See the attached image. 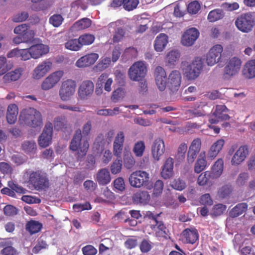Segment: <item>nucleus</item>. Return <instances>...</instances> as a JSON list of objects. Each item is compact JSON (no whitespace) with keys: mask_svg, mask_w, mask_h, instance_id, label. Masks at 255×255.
Masks as SVG:
<instances>
[{"mask_svg":"<svg viewBox=\"0 0 255 255\" xmlns=\"http://www.w3.org/2000/svg\"><path fill=\"white\" fill-rule=\"evenodd\" d=\"M23 177L30 189L45 191L50 186L48 174L42 169L28 170L24 172Z\"/></svg>","mask_w":255,"mask_h":255,"instance_id":"f257e3e1","label":"nucleus"},{"mask_svg":"<svg viewBox=\"0 0 255 255\" xmlns=\"http://www.w3.org/2000/svg\"><path fill=\"white\" fill-rule=\"evenodd\" d=\"M90 129L91 128H83L82 132L81 129H78L71 141L70 149L74 151H77L79 157H83L87 154L89 148L87 136L89 134Z\"/></svg>","mask_w":255,"mask_h":255,"instance_id":"f03ea898","label":"nucleus"},{"mask_svg":"<svg viewBox=\"0 0 255 255\" xmlns=\"http://www.w3.org/2000/svg\"><path fill=\"white\" fill-rule=\"evenodd\" d=\"M18 122L20 126L23 127H39L42 125L41 115L33 108H26L20 112Z\"/></svg>","mask_w":255,"mask_h":255,"instance_id":"7ed1b4c3","label":"nucleus"},{"mask_svg":"<svg viewBox=\"0 0 255 255\" xmlns=\"http://www.w3.org/2000/svg\"><path fill=\"white\" fill-rule=\"evenodd\" d=\"M184 76L189 81L197 79L203 69V61L201 58L196 57L189 64L185 61L182 62Z\"/></svg>","mask_w":255,"mask_h":255,"instance_id":"20e7f679","label":"nucleus"},{"mask_svg":"<svg viewBox=\"0 0 255 255\" xmlns=\"http://www.w3.org/2000/svg\"><path fill=\"white\" fill-rule=\"evenodd\" d=\"M235 24L237 28L244 33H249L253 30L255 26V18L252 12L242 13L236 18Z\"/></svg>","mask_w":255,"mask_h":255,"instance_id":"39448f33","label":"nucleus"},{"mask_svg":"<svg viewBox=\"0 0 255 255\" xmlns=\"http://www.w3.org/2000/svg\"><path fill=\"white\" fill-rule=\"evenodd\" d=\"M147 73V68L144 63L138 61L133 64L128 71V75L133 81L141 80L145 78Z\"/></svg>","mask_w":255,"mask_h":255,"instance_id":"423d86ee","label":"nucleus"},{"mask_svg":"<svg viewBox=\"0 0 255 255\" xmlns=\"http://www.w3.org/2000/svg\"><path fill=\"white\" fill-rule=\"evenodd\" d=\"M241 64L242 61L239 58L234 57L231 58L224 69V78L229 79L236 75L241 69Z\"/></svg>","mask_w":255,"mask_h":255,"instance_id":"0eeeda50","label":"nucleus"},{"mask_svg":"<svg viewBox=\"0 0 255 255\" xmlns=\"http://www.w3.org/2000/svg\"><path fill=\"white\" fill-rule=\"evenodd\" d=\"M149 179V174L147 172L139 170L134 171L130 175L129 182L132 187L139 188L146 185Z\"/></svg>","mask_w":255,"mask_h":255,"instance_id":"6e6552de","label":"nucleus"},{"mask_svg":"<svg viewBox=\"0 0 255 255\" xmlns=\"http://www.w3.org/2000/svg\"><path fill=\"white\" fill-rule=\"evenodd\" d=\"M76 87V83L72 80L63 82L59 91L61 99L63 101L70 100L75 93Z\"/></svg>","mask_w":255,"mask_h":255,"instance_id":"1a4fd4ad","label":"nucleus"},{"mask_svg":"<svg viewBox=\"0 0 255 255\" xmlns=\"http://www.w3.org/2000/svg\"><path fill=\"white\" fill-rule=\"evenodd\" d=\"M223 47L217 44L210 49L206 55V62L208 65L213 66L219 62L221 59Z\"/></svg>","mask_w":255,"mask_h":255,"instance_id":"9d476101","label":"nucleus"},{"mask_svg":"<svg viewBox=\"0 0 255 255\" xmlns=\"http://www.w3.org/2000/svg\"><path fill=\"white\" fill-rule=\"evenodd\" d=\"M199 36V31L194 27L186 30L182 36L181 42L182 45L186 46H190L193 45Z\"/></svg>","mask_w":255,"mask_h":255,"instance_id":"9b49d317","label":"nucleus"},{"mask_svg":"<svg viewBox=\"0 0 255 255\" xmlns=\"http://www.w3.org/2000/svg\"><path fill=\"white\" fill-rule=\"evenodd\" d=\"M165 151L164 140L160 137L154 139L151 146V153L154 160L159 161Z\"/></svg>","mask_w":255,"mask_h":255,"instance_id":"f8f14e48","label":"nucleus"},{"mask_svg":"<svg viewBox=\"0 0 255 255\" xmlns=\"http://www.w3.org/2000/svg\"><path fill=\"white\" fill-rule=\"evenodd\" d=\"M167 86L170 91L173 94L179 89L181 81V76L179 71L173 70L169 74L168 79Z\"/></svg>","mask_w":255,"mask_h":255,"instance_id":"ddd939ff","label":"nucleus"},{"mask_svg":"<svg viewBox=\"0 0 255 255\" xmlns=\"http://www.w3.org/2000/svg\"><path fill=\"white\" fill-rule=\"evenodd\" d=\"M62 75V71H58L53 72L43 81L41 88L44 90L51 89L59 81Z\"/></svg>","mask_w":255,"mask_h":255,"instance_id":"4468645a","label":"nucleus"},{"mask_svg":"<svg viewBox=\"0 0 255 255\" xmlns=\"http://www.w3.org/2000/svg\"><path fill=\"white\" fill-rule=\"evenodd\" d=\"M154 77L156 85L158 89L163 91L166 85V74L164 69L161 66H157L154 70Z\"/></svg>","mask_w":255,"mask_h":255,"instance_id":"2eb2a0df","label":"nucleus"},{"mask_svg":"<svg viewBox=\"0 0 255 255\" xmlns=\"http://www.w3.org/2000/svg\"><path fill=\"white\" fill-rule=\"evenodd\" d=\"M249 154V149L247 145L241 146L233 154L231 160L232 165H238L245 161Z\"/></svg>","mask_w":255,"mask_h":255,"instance_id":"dca6fc26","label":"nucleus"},{"mask_svg":"<svg viewBox=\"0 0 255 255\" xmlns=\"http://www.w3.org/2000/svg\"><path fill=\"white\" fill-rule=\"evenodd\" d=\"M182 240L186 244H193L198 240L199 235L197 230L194 228H187L182 231L181 234Z\"/></svg>","mask_w":255,"mask_h":255,"instance_id":"f3484780","label":"nucleus"},{"mask_svg":"<svg viewBox=\"0 0 255 255\" xmlns=\"http://www.w3.org/2000/svg\"><path fill=\"white\" fill-rule=\"evenodd\" d=\"M94 88V85L93 82L90 80L83 81L79 88V96L81 99H86L93 94Z\"/></svg>","mask_w":255,"mask_h":255,"instance_id":"a211bd4d","label":"nucleus"},{"mask_svg":"<svg viewBox=\"0 0 255 255\" xmlns=\"http://www.w3.org/2000/svg\"><path fill=\"white\" fill-rule=\"evenodd\" d=\"M99 55L97 53L87 54L79 58L76 62V65L79 68L90 66L95 63Z\"/></svg>","mask_w":255,"mask_h":255,"instance_id":"6ab92c4d","label":"nucleus"},{"mask_svg":"<svg viewBox=\"0 0 255 255\" xmlns=\"http://www.w3.org/2000/svg\"><path fill=\"white\" fill-rule=\"evenodd\" d=\"M150 197L148 192L139 190L135 192L132 196V201L137 205H145L150 201Z\"/></svg>","mask_w":255,"mask_h":255,"instance_id":"aec40b11","label":"nucleus"},{"mask_svg":"<svg viewBox=\"0 0 255 255\" xmlns=\"http://www.w3.org/2000/svg\"><path fill=\"white\" fill-rule=\"evenodd\" d=\"M52 63L49 61H44L39 65L34 70L33 77L39 79L43 77L50 69Z\"/></svg>","mask_w":255,"mask_h":255,"instance_id":"412c9836","label":"nucleus"},{"mask_svg":"<svg viewBox=\"0 0 255 255\" xmlns=\"http://www.w3.org/2000/svg\"><path fill=\"white\" fill-rule=\"evenodd\" d=\"M95 180L100 185H106L111 182L110 171L106 168L100 169L95 176Z\"/></svg>","mask_w":255,"mask_h":255,"instance_id":"4be33fe9","label":"nucleus"},{"mask_svg":"<svg viewBox=\"0 0 255 255\" xmlns=\"http://www.w3.org/2000/svg\"><path fill=\"white\" fill-rule=\"evenodd\" d=\"M223 171L224 160L222 158H219L212 165L211 170L209 171V173L211 174L212 179H216L221 176Z\"/></svg>","mask_w":255,"mask_h":255,"instance_id":"5701e85b","label":"nucleus"},{"mask_svg":"<svg viewBox=\"0 0 255 255\" xmlns=\"http://www.w3.org/2000/svg\"><path fill=\"white\" fill-rule=\"evenodd\" d=\"M52 136V128L44 129L38 139V144L40 147H46L51 142Z\"/></svg>","mask_w":255,"mask_h":255,"instance_id":"b1692460","label":"nucleus"},{"mask_svg":"<svg viewBox=\"0 0 255 255\" xmlns=\"http://www.w3.org/2000/svg\"><path fill=\"white\" fill-rule=\"evenodd\" d=\"M124 141V133L123 132H120L116 136L114 142V154L117 157L121 158Z\"/></svg>","mask_w":255,"mask_h":255,"instance_id":"393cba45","label":"nucleus"},{"mask_svg":"<svg viewBox=\"0 0 255 255\" xmlns=\"http://www.w3.org/2000/svg\"><path fill=\"white\" fill-rule=\"evenodd\" d=\"M32 58L37 59L46 54L49 51L48 46L43 44H37L32 45L30 47Z\"/></svg>","mask_w":255,"mask_h":255,"instance_id":"a878e982","label":"nucleus"},{"mask_svg":"<svg viewBox=\"0 0 255 255\" xmlns=\"http://www.w3.org/2000/svg\"><path fill=\"white\" fill-rule=\"evenodd\" d=\"M225 141L223 139H219L213 143L208 152V158L211 160L216 157L220 151L223 149Z\"/></svg>","mask_w":255,"mask_h":255,"instance_id":"bb28decb","label":"nucleus"},{"mask_svg":"<svg viewBox=\"0 0 255 255\" xmlns=\"http://www.w3.org/2000/svg\"><path fill=\"white\" fill-rule=\"evenodd\" d=\"M168 36L164 33L159 34L154 41L155 50L157 52L162 51L168 42Z\"/></svg>","mask_w":255,"mask_h":255,"instance_id":"cd10ccee","label":"nucleus"},{"mask_svg":"<svg viewBox=\"0 0 255 255\" xmlns=\"http://www.w3.org/2000/svg\"><path fill=\"white\" fill-rule=\"evenodd\" d=\"M248 205L247 203L242 202L237 204L236 206L231 209L229 213V216L235 218L246 213L248 210Z\"/></svg>","mask_w":255,"mask_h":255,"instance_id":"c85d7f7f","label":"nucleus"},{"mask_svg":"<svg viewBox=\"0 0 255 255\" xmlns=\"http://www.w3.org/2000/svg\"><path fill=\"white\" fill-rule=\"evenodd\" d=\"M242 73L247 79L255 77V60L248 61L244 66Z\"/></svg>","mask_w":255,"mask_h":255,"instance_id":"c756f323","label":"nucleus"},{"mask_svg":"<svg viewBox=\"0 0 255 255\" xmlns=\"http://www.w3.org/2000/svg\"><path fill=\"white\" fill-rule=\"evenodd\" d=\"M42 228V224L38 221L31 220L28 222L26 225V230L31 235L39 232Z\"/></svg>","mask_w":255,"mask_h":255,"instance_id":"7c9ffc66","label":"nucleus"},{"mask_svg":"<svg viewBox=\"0 0 255 255\" xmlns=\"http://www.w3.org/2000/svg\"><path fill=\"white\" fill-rule=\"evenodd\" d=\"M22 69L21 68L15 69L14 71L7 73L3 77L5 82H10L17 80L21 76Z\"/></svg>","mask_w":255,"mask_h":255,"instance_id":"2f4dec72","label":"nucleus"},{"mask_svg":"<svg viewBox=\"0 0 255 255\" xmlns=\"http://www.w3.org/2000/svg\"><path fill=\"white\" fill-rule=\"evenodd\" d=\"M124 166L127 169H131L135 164V160L129 150H125L123 155Z\"/></svg>","mask_w":255,"mask_h":255,"instance_id":"473e14b6","label":"nucleus"},{"mask_svg":"<svg viewBox=\"0 0 255 255\" xmlns=\"http://www.w3.org/2000/svg\"><path fill=\"white\" fill-rule=\"evenodd\" d=\"M0 247L3 249L0 251L1 255H16V250L11 246H9V243L6 242H1L0 243Z\"/></svg>","mask_w":255,"mask_h":255,"instance_id":"72a5a7b5","label":"nucleus"},{"mask_svg":"<svg viewBox=\"0 0 255 255\" xmlns=\"http://www.w3.org/2000/svg\"><path fill=\"white\" fill-rule=\"evenodd\" d=\"M224 12L222 9H216L211 11L208 15V19L210 22H215L223 18Z\"/></svg>","mask_w":255,"mask_h":255,"instance_id":"f704fd0d","label":"nucleus"},{"mask_svg":"<svg viewBox=\"0 0 255 255\" xmlns=\"http://www.w3.org/2000/svg\"><path fill=\"white\" fill-rule=\"evenodd\" d=\"M180 54L177 50H172L169 52L166 57V62L170 65H175L179 60Z\"/></svg>","mask_w":255,"mask_h":255,"instance_id":"c9c22d12","label":"nucleus"},{"mask_svg":"<svg viewBox=\"0 0 255 255\" xmlns=\"http://www.w3.org/2000/svg\"><path fill=\"white\" fill-rule=\"evenodd\" d=\"M206 165H207V162L206 160L205 156L204 155L202 157L200 156L198 157L195 165H194V171L196 173H200L204 170Z\"/></svg>","mask_w":255,"mask_h":255,"instance_id":"e433bc0d","label":"nucleus"},{"mask_svg":"<svg viewBox=\"0 0 255 255\" xmlns=\"http://www.w3.org/2000/svg\"><path fill=\"white\" fill-rule=\"evenodd\" d=\"M22 148L27 154L34 153L36 150V144L33 140H26L22 143Z\"/></svg>","mask_w":255,"mask_h":255,"instance_id":"4c0bfd02","label":"nucleus"},{"mask_svg":"<svg viewBox=\"0 0 255 255\" xmlns=\"http://www.w3.org/2000/svg\"><path fill=\"white\" fill-rule=\"evenodd\" d=\"M145 149V146L144 142L142 141H140L134 144L133 151L135 156L140 157L142 156Z\"/></svg>","mask_w":255,"mask_h":255,"instance_id":"58836bf2","label":"nucleus"},{"mask_svg":"<svg viewBox=\"0 0 255 255\" xmlns=\"http://www.w3.org/2000/svg\"><path fill=\"white\" fill-rule=\"evenodd\" d=\"M78 39L82 46L84 45L91 44L95 40V36L90 34H84L81 35Z\"/></svg>","mask_w":255,"mask_h":255,"instance_id":"ea45409f","label":"nucleus"},{"mask_svg":"<svg viewBox=\"0 0 255 255\" xmlns=\"http://www.w3.org/2000/svg\"><path fill=\"white\" fill-rule=\"evenodd\" d=\"M91 25V20L88 18H82L74 24V27L78 29L87 28Z\"/></svg>","mask_w":255,"mask_h":255,"instance_id":"a19ab883","label":"nucleus"},{"mask_svg":"<svg viewBox=\"0 0 255 255\" xmlns=\"http://www.w3.org/2000/svg\"><path fill=\"white\" fill-rule=\"evenodd\" d=\"M122 168V160L121 157H119L114 161V162L111 165V172L113 174H117L121 172Z\"/></svg>","mask_w":255,"mask_h":255,"instance_id":"79ce46f5","label":"nucleus"},{"mask_svg":"<svg viewBox=\"0 0 255 255\" xmlns=\"http://www.w3.org/2000/svg\"><path fill=\"white\" fill-rule=\"evenodd\" d=\"M209 179H212V177L209 171H205L198 176L197 184L200 186H204L208 183Z\"/></svg>","mask_w":255,"mask_h":255,"instance_id":"37998d69","label":"nucleus"},{"mask_svg":"<svg viewBox=\"0 0 255 255\" xmlns=\"http://www.w3.org/2000/svg\"><path fill=\"white\" fill-rule=\"evenodd\" d=\"M232 191V186L230 185H224L219 189L218 195L222 199L228 197Z\"/></svg>","mask_w":255,"mask_h":255,"instance_id":"c03bdc74","label":"nucleus"},{"mask_svg":"<svg viewBox=\"0 0 255 255\" xmlns=\"http://www.w3.org/2000/svg\"><path fill=\"white\" fill-rule=\"evenodd\" d=\"M65 47L67 49L71 50L77 51L81 47V45L80 44L79 39H71L67 42L65 43Z\"/></svg>","mask_w":255,"mask_h":255,"instance_id":"a18cd8bd","label":"nucleus"},{"mask_svg":"<svg viewBox=\"0 0 255 255\" xmlns=\"http://www.w3.org/2000/svg\"><path fill=\"white\" fill-rule=\"evenodd\" d=\"M172 187L173 189L178 191H182L185 189L186 184L184 180L181 179L180 178L174 179L172 183Z\"/></svg>","mask_w":255,"mask_h":255,"instance_id":"49530a36","label":"nucleus"},{"mask_svg":"<svg viewBox=\"0 0 255 255\" xmlns=\"http://www.w3.org/2000/svg\"><path fill=\"white\" fill-rule=\"evenodd\" d=\"M188 146L186 143H182L178 146L177 152L176 155V158L178 160H182L185 158V153L186 152Z\"/></svg>","mask_w":255,"mask_h":255,"instance_id":"de8ad7c7","label":"nucleus"},{"mask_svg":"<svg viewBox=\"0 0 255 255\" xmlns=\"http://www.w3.org/2000/svg\"><path fill=\"white\" fill-rule=\"evenodd\" d=\"M125 34V31L122 28L118 27L116 28L113 36V42L118 43L121 41L123 39Z\"/></svg>","mask_w":255,"mask_h":255,"instance_id":"09e8293b","label":"nucleus"},{"mask_svg":"<svg viewBox=\"0 0 255 255\" xmlns=\"http://www.w3.org/2000/svg\"><path fill=\"white\" fill-rule=\"evenodd\" d=\"M8 187L12 189V191L16 192L18 194H25L27 192V190L25 188H23L21 186L14 183L13 181H8Z\"/></svg>","mask_w":255,"mask_h":255,"instance_id":"8fccbe9b","label":"nucleus"},{"mask_svg":"<svg viewBox=\"0 0 255 255\" xmlns=\"http://www.w3.org/2000/svg\"><path fill=\"white\" fill-rule=\"evenodd\" d=\"M138 3V0H124L123 6L126 10L130 11L135 9Z\"/></svg>","mask_w":255,"mask_h":255,"instance_id":"3c124183","label":"nucleus"},{"mask_svg":"<svg viewBox=\"0 0 255 255\" xmlns=\"http://www.w3.org/2000/svg\"><path fill=\"white\" fill-rule=\"evenodd\" d=\"M63 19V17L60 14H55L50 17L49 22L54 27H57L61 24Z\"/></svg>","mask_w":255,"mask_h":255,"instance_id":"603ef678","label":"nucleus"},{"mask_svg":"<svg viewBox=\"0 0 255 255\" xmlns=\"http://www.w3.org/2000/svg\"><path fill=\"white\" fill-rule=\"evenodd\" d=\"M11 69V65L6 63V59L4 57H0V76L5 74Z\"/></svg>","mask_w":255,"mask_h":255,"instance_id":"864d4df0","label":"nucleus"},{"mask_svg":"<svg viewBox=\"0 0 255 255\" xmlns=\"http://www.w3.org/2000/svg\"><path fill=\"white\" fill-rule=\"evenodd\" d=\"M201 140L200 138H197L194 139L189 147V151H193L199 152L201 150Z\"/></svg>","mask_w":255,"mask_h":255,"instance_id":"5fc2aeb1","label":"nucleus"},{"mask_svg":"<svg viewBox=\"0 0 255 255\" xmlns=\"http://www.w3.org/2000/svg\"><path fill=\"white\" fill-rule=\"evenodd\" d=\"M249 177V174L247 172L241 173L236 180L237 185L241 186L247 183Z\"/></svg>","mask_w":255,"mask_h":255,"instance_id":"6e6d98bb","label":"nucleus"},{"mask_svg":"<svg viewBox=\"0 0 255 255\" xmlns=\"http://www.w3.org/2000/svg\"><path fill=\"white\" fill-rule=\"evenodd\" d=\"M29 17V14L26 11H22L13 17L12 20L15 22H22L26 20Z\"/></svg>","mask_w":255,"mask_h":255,"instance_id":"4d7b16f0","label":"nucleus"},{"mask_svg":"<svg viewBox=\"0 0 255 255\" xmlns=\"http://www.w3.org/2000/svg\"><path fill=\"white\" fill-rule=\"evenodd\" d=\"M200 9V5L199 3L196 1L190 3L187 7L188 12L192 14L196 13Z\"/></svg>","mask_w":255,"mask_h":255,"instance_id":"13d9d810","label":"nucleus"},{"mask_svg":"<svg viewBox=\"0 0 255 255\" xmlns=\"http://www.w3.org/2000/svg\"><path fill=\"white\" fill-rule=\"evenodd\" d=\"M137 245V240L135 237L128 238L125 242V246L127 249L131 250Z\"/></svg>","mask_w":255,"mask_h":255,"instance_id":"bf43d9fd","label":"nucleus"},{"mask_svg":"<svg viewBox=\"0 0 255 255\" xmlns=\"http://www.w3.org/2000/svg\"><path fill=\"white\" fill-rule=\"evenodd\" d=\"M226 209V205L222 204H217L213 207V213L216 216H220L224 213Z\"/></svg>","mask_w":255,"mask_h":255,"instance_id":"052dcab7","label":"nucleus"},{"mask_svg":"<svg viewBox=\"0 0 255 255\" xmlns=\"http://www.w3.org/2000/svg\"><path fill=\"white\" fill-rule=\"evenodd\" d=\"M152 249V245L146 239L142 240L140 245V249L142 253H146Z\"/></svg>","mask_w":255,"mask_h":255,"instance_id":"680f3d73","label":"nucleus"},{"mask_svg":"<svg viewBox=\"0 0 255 255\" xmlns=\"http://www.w3.org/2000/svg\"><path fill=\"white\" fill-rule=\"evenodd\" d=\"M164 183L160 180H158L155 182L153 187V194L157 196L160 194L162 191Z\"/></svg>","mask_w":255,"mask_h":255,"instance_id":"e2e57ef3","label":"nucleus"},{"mask_svg":"<svg viewBox=\"0 0 255 255\" xmlns=\"http://www.w3.org/2000/svg\"><path fill=\"white\" fill-rule=\"evenodd\" d=\"M82 251L84 255H95L97 254V250L91 245L83 247Z\"/></svg>","mask_w":255,"mask_h":255,"instance_id":"0e129e2a","label":"nucleus"},{"mask_svg":"<svg viewBox=\"0 0 255 255\" xmlns=\"http://www.w3.org/2000/svg\"><path fill=\"white\" fill-rule=\"evenodd\" d=\"M114 186L119 191H123L125 189V184L123 178L119 177L114 181Z\"/></svg>","mask_w":255,"mask_h":255,"instance_id":"69168bd1","label":"nucleus"},{"mask_svg":"<svg viewBox=\"0 0 255 255\" xmlns=\"http://www.w3.org/2000/svg\"><path fill=\"white\" fill-rule=\"evenodd\" d=\"M86 168L89 170H93L96 166L95 157L93 155H89L86 160Z\"/></svg>","mask_w":255,"mask_h":255,"instance_id":"338daca9","label":"nucleus"},{"mask_svg":"<svg viewBox=\"0 0 255 255\" xmlns=\"http://www.w3.org/2000/svg\"><path fill=\"white\" fill-rule=\"evenodd\" d=\"M3 212L6 216H14L17 214V209L12 205H6L4 207Z\"/></svg>","mask_w":255,"mask_h":255,"instance_id":"774afa93","label":"nucleus"}]
</instances>
